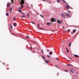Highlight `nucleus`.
<instances>
[{"label": "nucleus", "mask_w": 79, "mask_h": 79, "mask_svg": "<svg viewBox=\"0 0 79 79\" xmlns=\"http://www.w3.org/2000/svg\"><path fill=\"white\" fill-rule=\"evenodd\" d=\"M20 5L21 6V9L23 8L24 7L23 6V4L24 3V0H21V2H20Z\"/></svg>", "instance_id": "1"}, {"label": "nucleus", "mask_w": 79, "mask_h": 79, "mask_svg": "<svg viewBox=\"0 0 79 79\" xmlns=\"http://www.w3.org/2000/svg\"><path fill=\"white\" fill-rule=\"evenodd\" d=\"M70 71H71V72H72V73H74V72H75V71H75V70H74V69H73L71 68L70 69Z\"/></svg>", "instance_id": "2"}, {"label": "nucleus", "mask_w": 79, "mask_h": 79, "mask_svg": "<svg viewBox=\"0 0 79 79\" xmlns=\"http://www.w3.org/2000/svg\"><path fill=\"white\" fill-rule=\"evenodd\" d=\"M61 16L62 17H63V18H65V15L63 14V13H61Z\"/></svg>", "instance_id": "3"}, {"label": "nucleus", "mask_w": 79, "mask_h": 79, "mask_svg": "<svg viewBox=\"0 0 79 79\" xmlns=\"http://www.w3.org/2000/svg\"><path fill=\"white\" fill-rule=\"evenodd\" d=\"M66 9H68L69 10V8H70V6H69L68 5H66Z\"/></svg>", "instance_id": "4"}, {"label": "nucleus", "mask_w": 79, "mask_h": 79, "mask_svg": "<svg viewBox=\"0 0 79 79\" xmlns=\"http://www.w3.org/2000/svg\"><path fill=\"white\" fill-rule=\"evenodd\" d=\"M10 5H11V4L10 3H8L7 5V7H9L10 6Z\"/></svg>", "instance_id": "5"}, {"label": "nucleus", "mask_w": 79, "mask_h": 79, "mask_svg": "<svg viewBox=\"0 0 79 79\" xmlns=\"http://www.w3.org/2000/svg\"><path fill=\"white\" fill-rule=\"evenodd\" d=\"M13 25H14V27H16V23H13Z\"/></svg>", "instance_id": "6"}, {"label": "nucleus", "mask_w": 79, "mask_h": 79, "mask_svg": "<svg viewBox=\"0 0 79 79\" xmlns=\"http://www.w3.org/2000/svg\"><path fill=\"white\" fill-rule=\"evenodd\" d=\"M55 20V19H53L52 18L51 19V21L52 22H53V21H54V20Z\"/></svg>", "instance_id": "7"}, {"label": "nucleus", "mask_w": 79, "mask_h": 79, "mask_svg": "<svg viewBox=\"0 0 79 79\" xmlns=\"http://www.w3.org/2000/svg\"><path fill=\"white\" fill-rule=\"evenodd\" d=\"M66 15V16L68 17L69 16V13H67Z\"/></svg>", "instance_id": "8"}, {"label": "nucleus", "mask_w": 79, "mask_h": 79, "mask_svg": "<svg viewBox=\"0 0 79 79\" xmlns=\"http://www.w3.org/2000/svg\"><path fill=\"white\" fill-rule=\"evenodd\" d=\"M57 22L59 23V24H61V21H59L58 20Z\"/></svg>", "instance_id": "9"}, {"label": "nucleus", "mask_w": 79, "mask_h": 79, "mask_svg": "<svg viewBox=\"0 0 79 79\" xmlns=\"http://www.w3.org/2000/svg\"><path fill=\"white\" fill-rule=\"evenodd\" d=\"M45 62L46 63H48L50 62V61L49 60L46 61V60H45Z\"/></svg>", "instance_id": "10"}, {"label": "nucleus", "mask_w": 79, "mask_h": 79, "mask_svg": "<svg viewBox=\"0 0 79 79\" xmlns=\"http://www.w3.org/2000/svg\"><path fill=\"white\" fill-rule=\"evenodd\" d=\"M50 24L51 23H49V22L47 23V25H48V26H50Z\"/></svg>", "instance_id": "11"}, {"label": "nucleus", "mask_w": 79, "mask_h": 79, "mask_svg": "<svg viewBox=\"0 0 79 79\" xmlns=\"http://www.w3.org/2000/svg\"><path fill=\"white\" fill-rule=\"evenodd\" d=\"M56 2L57 3H60V0H57Z\"/></svg>", "instance_id": "12"}, {"label": "nucleus", "mask_w": 79, "mask_h": 79, "mask_svg": "<svg viewBox=\"0 0 79 79\" xmlns=\"http://www.w3.org/2000/svg\"><path fill=\"white\" fill-rule=\"evenodd\" d=\"M52 54H53V53L52 52H49V55H52Z\"/></svg>", "instance_id": "13"}, {"label": "nucleus", "mask_w": 79, "mask_h": 79, "mask_svg": "<svg viewBox=\"0 0 79 79\" xmlns=\"http://www.w3.org/2000/svg\"><path fill=\"white\" fill-rule=\"evenodd\" d=\"M75 32H76V30L74 29L73 31V33H75Z\"/></svg>", "instance_id": "14"}, {"label": "nucleus", "mask_w": 79, "mask_h": 79, "mask_svg": "<svg viewBox=\"0 0 79 79\" xmlns=\"http://www.w3.org/2000/svg\"><path fill=\"white\" fill-rule=\"evenodd\" d=\"M6 16H9V14L6 13Z\"/></svg>", "instance_id": "15"}, {"label": "nucleus", "mask_w": 79, "mask_h": 79, "mask_svg": "<svg viewBox=\"0 0 79 79\" xmlns=\"http://www.w3.org/2000/svg\"><path fill=\"white\" fill-rule=\"evenodd\" d=\"M30 50H31L32 48V46H31L30 47H29Z\"/></svg>", "instance_id": "16"}, {"label": "nucleus", "mask_w": 79, "mask_h": 79, "mask_svg": "<svg viewBox=\"0 0 79 79\" xmlns=\"http://www.w3.org/2000/svg\"><path fill=\"white\" fill-rule=\"evenodd\" d=\"M71 43H70L69 44V47H71Z\"/></svg>", "instance_id": "17"}, {"label": "nucleus", "mask_w": 79, "mask_h": 79, "mask_svg": "<svg viewBox=\"0 0 79 79\" xmlns=\"http://www.w3.org/2000/svg\"><path fill=\"white\" fill-rule=\"evenodd\" d=\"M47 56L48 58H50V55H47Z\"/></svg>", "instance_id": "18"}, {"label": "nucleus", "mask_w": 79, "mask_h": 79, "mask_svg": "<svg viewBox=\"0 0 79 79\" xmlns=\"http://www.w3.org/2000/svg\"><path fill=\"white\" fill-rule=\"evenodd\" d=\"M41 51L43 54H44V51H43V49H41Z\"/></svg>", "instance_id": "19"}, {"label": "nucleus", "mask_w": 79, "mask_h": 79, "mask_svg": "<svg viewBox=\"0 0 79 79\" xmlns=\"http://www.w3.org/2000/svg\"><path fill=\"white\" fill-rule=\"evenodd\" d=\"M67 32H70V30L68 29L67 31Z\"/></svg>", "instance_id": "20"}, {"label": "nucleus", "mask_w": 79, "mask_h": 79, "mask_svg": "<svg viewBox=\"0 0 79 79\" xmlns=\"http://www.w3.org/2000/svg\"><path fill=\"white\" fill-rule=\"evenodd\" d=\"M26 38H27V39H29V36H26Z\"/></svg>", "instance_id": "21"}, {"label": "nucleus", "mask_w": 79, "mask_h": 79, "mask_svg": "<svg viewBox=\"0 0 79 79\" xmlns=\"http://www.w3.org/2000/svg\"><path fill=\"white\" fill-rule=\"evenodd\" d=\"M18 11L19 12H21V10L19 9L18 10Z\"/></svg>", "instance_id": "22"}, {"label": "nucleus", "mask_w": 79, "mask_h": 79, "mask_svg": "<svg viewBox=\"0 0 79 79\" xmlns=\"http://www.w3.org/2000/svg\"><path fill=\"white\" fill-rule=\"evenodd\" d=\"M68 66H73V65H72L71 64H69L68 65Z\"/></svg>", "instance_id": "23"}, {"label": "nucleus", "mask_w": 79, "mask_h": 79, "mask_svg": "<svg viewBox=\"0 0 79 79\" xmlns=\"http://www.w3.org/2000/svg\"><path fill=\"white\" fill-rule=\"evenodd\" d=\"M42 58H43V59H45V57H44V56H42Z\"/></svg>", "instance_id": "24"}, {"label": "nucleus", "mask_w": 79, "mask_h": 79, "mask_svg": "<svg viewBox=\"0 0 79 79\" xmlns=\"http://www.w3.org/2000/svg\"><path fill=\"white\" fill-rule=\"evenodd\" d=\"M21 13L22 14H23V15H24V14H25V13H24L22 12H21Z\"/></svg>", "instance_id": "25"}, {"label": "nucleus", "mask_w": 79, "mask_h": 79, "mask_svg": "<svg viewBox=\"0 0 79 79\" xmlns=\"http://www.w3.org/2000/svg\"><path fill=\"white\" fill-rule=\"evenodd\" d=\"M10 27L11 28V29H13V27H12V25H10Z\"/></svg>", "instance_id": "26"}, {"label": "nucleus", "mask_w": 79, "mask_h": 79, "mask_svg": "<svg viewBox=\"0 0 79 79\" xmlns=\"http://www.w3.org/2000/svg\"><path fill=\"white\" fill-rule=\"evenodd\" d=\"M40 16H41V17L44 18V16H42V15H40Z\"/></svg>", "instance_id": "27"}, {"label": "nucleus", "mask_w": 79, "mask_h": 79, "mask_svg": "<svg viewBox=\"0 0 79 79\" xmlns=\"http://www.w3.org/2000/svg\"><path fill=\"white\" fill-rule=\"evenodd\" d=\"M31 23H32V24H35V23H34L33 22H31Z\"/></svg>", "instance_id": "28"}, {"label": "nucleus", "mask_w": 79, "mask_h": 79, "mask_svg": "<svg viewBox=\"0 0 79 79\" xmlns=\"http://www.w3.org/2000/svg\"><path fill=\"white\" fill-rule=\"evenodd\" d=\"M40 29H41V30H44V28H40Z\"/></svg>", "instance_id": "29"}, {"label": "nucleus", "mask_w": 79, "mask_h": 79, "mask_svg": "<svg viewBox=\"0 0 79 79\" xmlns=\"http://www.w3.org/2000/svg\"><path fill=\"white\" fill-rule=\"evenodd\" d=\"M29 14H27V17H28V18H29Z\"/></svg>", "instance_id": "30"}, {"label": "nucleus", "mask_w": 79, "mask_h": 79, "mask_svg": "<svg viewBox=\"0 0 79 79\" xmlns=\"http://www.w3.org/2000/svg\"><path fill=\"white\" fill-rule=\"evenodd\" d=\"M22 18H23V17H26V16H24V15H23V16H22Z\"/></svg>", "instance_id": "31"}, {"label": "nucleus", "mask_w": 79, "mask_h": 79, "mask_svg": "<svg viewBox=\"0 0 79 79\" xmlns=\"http://www.w3.org/2000/svg\"><path fill=\"white\" fill-rule=\"evenodd\" d=\"M68 52H69V50H67V53H68Z\"/></svg>", "instance_id": "32"}, {"label": "nucleus", "mask_w": 79, "mask_h": 79, "mask_svg": "<svg viewBox=\"0 0 79 79\" xmlns=\"http://www.w3.org/2000/svg\"><path fill=\"white\" fill-rule=\"evenodd\" d=\"M63 1L64 2V3H66V1H64V0H63Z\"/></svg>", "instance_id": "33"}, {"label": "nucleus", "mask_w": 79, "mask_h": 79, "mask_svg": "<svg viewBox=\"0 0 79 79\" xmlns=\"http://www.w3.org/2000/svg\"><path fill=\"white\" fill-rule=\"evenodd\" d=\"M13 0H11V3H13Z\"/></svg>", "instance_id": "34"}, {"label": "nucleus", "mask_w": 79, "mask_h": 79, "mask_svg": "<svg viewBox=\"0 0 79 79\" xmlns=\"http://www.w3.org/2000/svg\"><path fill=\"white\" fill-rule=\"evenodd\" d=\"M10 11H11V10H12V8H10Z\"/></svg>", "instance_id": "35"}, {"label": "nucleus", "mask_w": 79, "mask_h": 79, "mask_svg": "<svg viewBox=\"0 0 79 79\" xmlns=\"http://www.w3.org/2000/svg\"><path fill=\"white\" fill-rule=\"evenodd\" d=\"M68 11L69 12V13H71V12L69 10H68Z\"/></svg>", "instance_id": "36"}, {"label": "nucleus", "mask_w": 79, "mask_h": 79, "mask_svg": "<svg viewBox=\"0 0 79 79\" xmlns=\"http://www.w3.org/2000/svg\"><path fill=\"white\" fill-rule=\"evenodd\" d=\"M15 18H13V20H15Z\"/></svg>", "instance_id": "37"}, {"label": "nucleus", "mask_w": 79, "mask_h": 79, "mask_svg": "<svg viewBox=\"0 0 79 79\" xmlns=\"http://www.w3.org/2000/svg\"><path fill=\"white\" fill-rule=\"evenodd\" d=\"M56 59H57V60H59V59H58V58H56Z\"/></svg>", "instance_id": "38"}, {"label": "nucleus", "mask_w": 79, "mask_h": 79, "mask_svg": "<svg viewBox=\"0 0 79 79\" xmlns=\"http://www.w3.org/2000/svg\"><path fill=\"white\" fill-rule=\"evenodd\" d=\"M63 29H66V28H64V27H63Z\"/></svg>", "instance_id": "39"}, {"label": "nucleus", "mask_w": 79, "mask_h": 79, "mask_svg": "<svg viewBox=\"0 0 79 79\" xmlns=\"http://www.w3.org/2000/svg\"><path fill=\"white\" fill-rule=\"evenodd\" d=\"M38 27H39V24H38Z\"/></svg>", "instance_id": "40"}, {"label": "nucleus", "mask_w": 79, "mask_h": 79, "mask_svg": "<svg viewBox=\"0 0 79 79\" xmlns=\"http://www.w3.org/2000/svg\"><path fill=\"white\" fill-rule=\"evenodd\" d=\"M47 52H49V50L48 49H47Z\"/></svg>", "instance_id": "41"}, {"label": "nucleus", "mask_w": 79, "mask_h": 79, "mask_svg": "<svg viewBox=\"0 0 79 79\" xmlns=\"http://www.w3.org/2000/svg\"><path fill=\"white\" fill-rule=\"evenodd\" d=\"M69 58L70 59H71V60H72V59H71V58L70 57H69Z\"/></svg>", "instance_id": "42"}, {"label": "nucleus", "mask_w": 79, "mask_h": 79, "mask_svg": "<svg viewBox=\"0 0 79 79\" xmlns=\"http://www.w3.org/2000/svg\"><path fill=\"white\" fill-rule=\"evenodd\" d=\"M65 72H67V70H65Z\"/></svg>", "instance_id": "43"}, {"label": "nucleus", "mask_w": 79, "mask_h": 79, "mask_svg": "<svg viewBox=\"0 0 79 79\" xmlns=\"http://www.w3.org/2000/svg\"><path fill=\"white\" fill-rule=\"evenodd\" d=\"M75 73H76V74H77V72H76Z\"/></svg>", "instance_id": "44"}, {"label": "nucleus", "mask_w": 79, "mask_h": 79, "mask_svg": "<svg viewBox=\"0 0 79 79\" xmlns=\"http://www.w3.org/2000/svg\"><path fill=\"white\" fill-rule=\"evenodd\" d=\"M54 22H56V20H55Z\"/></svg>", "instance_id": "45"}, {"label": "nucleus", "mask_w": 79, "mask_h": 79, "mask_svg": "<svg viewBox=\"0 0 79 79\" xmlns=\"http://www.w3.org/2000/svg\"><path fill=\"white\" fill-rule=\"evenodd\" d=\"M43 1H45V0H43Z\"/></svg>", "instance_id": "46"}, {"label": "nucleus", "mask_w": 79, "mask_h": 79, "mask_svg": "<svg viewBox=\"0 0 79 79\" xmlns=\"http://www.w3.org/2000/svg\"><path fill=\"white\" fill-rule=\"evenodd\" d=\"M66 49L68 50V48H66Z\"/></svg>", "instance_id": "47"}, {"label": "nucleus", "mask_w": 79, "mask_h": 79, "mask_svg": "<svg viewBox=\"0 0 79 79\" xmlns=\"http://www.w3.org/2000/svg\"><path fill=\"white\" fill-rule=\"evenodd\" d=\"M37 15H38V13H37Z\"/></svg>", "instance_id": "48"}]
</instances>
